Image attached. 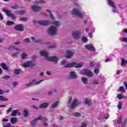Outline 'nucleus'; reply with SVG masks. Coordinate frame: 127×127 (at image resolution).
Returning <instances> with one entry per match:
<instances>
[{
    "label": "nucleus",
    "instance_id": "obj_1",
    "mask_svg": "<svg viewBox=\"0 0 127 127\" xmlns=\"http://www.w3.org/2000/svg\"><path fill=\"white\" fill-rule=\"evenodd\" d=\"M76 7L72 8L71 11V15H74V16H77V17H79V18H84L86 13L85 12H82L80 11L82 9V6L79 4H76Z\"/></svg>",
    "mask_w": 127,
    "mask_h": 127
},
{
    "label": "nucleus",
    "instance_id": "obj_2",
    "mask_svg": "<svg viewBox=\"0 0 127 127\" xmlns=\"http://www.w3.org/2000/svg\"><path fill=\"white\" fill-rule=\"evenodd\" d=\"M81 104V102L79 101L78 99L74 98L73 99V97L69 96L67 102V106L69 107L70 109H75L76 107H78Z\"/></svg>",
    "mask_w": 127,
    "mask_h": 127
},
{
    "label": "nucleus",
    "instance_id": "obj_3",
    "mask_svg": "<svg viewBox=\"0 0 127 127\" xmlns=\"http://www.w3.org/2000/svg\"><path fill=\"white\" fill-rule=\"evenodd\" d=\"M40 53L42 56H44L46 60H47V61H53V62L57 64V62L59 60V59L57 57H49L48 53L44 51H40Z\"/></svg>",
    "mask_w": 127,
    "mask_h": 127
},
{
    "label": "nucleus",
    "instance_id": "obj_4",
    "mask_svg": "<svg viewBox=\"0 0 127 127\" xmlns=\"http://www.w3.org/2000/svg\"><path fill=\"white\" fill-rule=\"evenodd\" d=\"M46 11L49 13V14L50 15V18H51L52 20L53 21H51V24H53V25H55V27H57V28H58L60 25H61V23L59 21L55 20V17L51 13V11L50 10L47 9L46 10Z\"/></svg>",
    "mask_w": 127,
    "mask_h": 127
},
{
    "label": "nucleus",
    "instance_id": "obj_5",
    "mask_svg": "<svg viewBox=\"0 0 127 127\" xmlns=\"http://www.w3.org/2000/svg\"><path fill=\"white\" fill-rule=\"evenodd\" d=\"M57 32H58V28L53 25L51 26L47 30L48 34H49L51 36L57 35Z\"/></svg>",
    "mask_w": 127,
    "mask_h": 127
},
{
    "label": "nucleus",
    "instance_id": "obj_6",
    "mask_svg": "<svg viewBox=\"0 0 127 127\" xmlns=\"http://www.w3.org/2000/svg\"><path fill=\"white\" fill-rule=\"evenodd\" d=\"M44 81V80L42 79L37 81L36 79H34L30 81L28 83L26 84L25 86H26V87H31L33 85L36 86L39 85V84H41Z\"/></svg>",
    "mask_w": 127,
    "mask_h": 127
},
{
    "label": "nucleus",
    "instance_id": "obj_7",
    "mask_svg": "<svg viewBox=\"0 0 127 127\" xmlns=\"http://www.w3.org/2000/svg\"><path fill=\"white\" fill-rule=\"evenodd\" d=\"M81 35H82V33L80 30H76L72 32V36L73 39L79 40V39L81 38Z\"/></svg>",
    "mask_w": 127,
    "mask_h": 127
},
{
    "label": "nucleus",
    "instance_id": "obj_8",
    "mask_svg": "<svg viewBox=\"0 0 127 127\" xmlns=\"http://www.w3.org/2000/svg\"><path fill=\"white\" fill-rule=\"evenodd\" d=\"M37 121H47V119L42 116H39L35 118L31 123V125L32 127H35L37 125Z\"/></svg>",
    "mask_w": 127,
    "mask_h": 127
},
{
    "label": "nucleus",
    "instance_id": "obj_9",
    "mask_svg": "<svg viewBox=\"0 0 127 127\" xmlns=\"http://www.w3.org/2000/svg\"><path fill=\"white\" fill-rule=\"evenodd\" d=\"M81 74H82V75H86V76L89 78H92L95 75L94 74V72H93L92 71L86 69H83L82 72H81Z\"/></svg>",
    "mask_w": 127,
    "mask_h": 127
},
{
    "label": "nucleus",
    "instance_id": "obj_10",
    "mask_svg": "<svg viewBox=\"0 0 127 127\" xmlns=\"http://www.w3.org/2000/svg\"><path fill=\"white\" fill-rule=\"evenodd\" d=\"M36 23L39 25H42V26H48L51 24V21L50 20H39L37 21Z\"/></svg>",
    "mask_w": 127,
    "mask_h": 127
},
{
    "label": "nucleus",
    "instance_id": "obj_11",
    "mask_svg": "<svg viewBox=\"0 0 127 127\" xmlns=\"http://www.w3.org/2000/svg\"><path fill=\"white\" fill-rule=\"evenodd\" d=\"M74 63H68L67 61L64 60L62 62H61V65L62 66H63L64 68H71L74 65Z\"/></svg>",
    "mask_w": 127,
    "mask_h": 127
},
{
    "label": "nucleus",
    "instance_id": "obj_12",
    "mask_svg": "<svg viewBox=\"0 0 127 127\" xmlns=\"http://www.w3.org/2000/svg\"><path fill=\"white\" fill-rule=\"evenodd\" d=\"M2 11L4 12H5L6 14L7 15V16H9V17H11L12 19H16V17L13 13H11L10 11L9 10H7L6 8H3L2 9Z\"/></svg>",
    "mask_w": 127,
    "mask_h": 127
},
{
    "label": "nucleus",
    "instance_id": "obj_13",
    "mask_svg": "<svg viewBox=\"0 0 127 127\" xmlns=\"http://www.w3.org/2000/svg\"><path fill=\"white\" fill-rule=\"evenodd\" d=\"M78 78V75L74 71H71L70 72L69 75L68 76V79L70 80L76 79Z\"/></svg>",
    "mask_w": 127,
    "mask_h": 127
},
{
    "label": "nucleus",
    "instance_id": "obj_14",
    "mask_svg": "<svg viewBox=\"0 0 127 127\" xmlns=\"http://www.w3.org/2000/svg\"><path fill=\"white\" fill-rule=\"evenodd\" d=\"M75 52L73 51L67 50L66 52V56L65 57L67 59H70V58H72L74 56V54Z\"/></svg>",
    "mask_w": 127,
    "mask_h": 127
},
{
    "label": "nucleus",
    "instance_id": "obj_15",
    "mask_svg": "<svg viewBox=\"0 0 127 127\" xmlns=\"http://www.w3.org/2000/svg\"><path fill=\"white\" fill-rule=\"evenodd\" d=\"M23 67L24 68H27V67H33L34 66H35V64H34L33 62L31 61L27 62L26 63H25L22 65Z\"/></svg>",
    "mask_w": 127,
    "mask_h": 127
},
{
    "label": "nucleus",
    "instance_id": "obj_16",
    "mask_svg": "<svg viewBox=\"0 0 127 127\" xmlns=\"http://www.w3.org/2000/svg\"><path fill=\"white\" fill-rule=\"evenodd\" d=\"M85 48L87 50H89L91 52H95L96 51V48L93 45L89 44L84 46Z\"/></svg>",
    "mask_w": 127,
    "mask_h": 127
},
{
    "label": "nucleus",
    "instance_id": "obj_17",
    "mask_svg": "<svg viewBox=\"0 0 127 127\" xmlns=\"http://www.w3.org/2000/svg\"><path fill=\"white\" fill-rule=\"evenodd\" d=\"M14 29L15 30H17V31H23L24 29H23V25L18 24L14 27Z\"/></svg>",
    "mask_w": 127,
    "mask_h": 127
},
{
    "label": "nucleus",
    "instance_id": "obj_18",
    "mask_svg": "<svg viewBox=\"0 0 127 127\" xmlns=\"http://www.w3.org/2000/svg\"><path fill=\"white\" fill-rule=\"evenodd\" d=\"M16 115H18V116H20V115H21V113L19 112V110H13L11 114V116L12 117H16L17 116Z\"/></svg>",
    "mask_w": 127,
    "mask_h": 127
},
{
    "label": "nucleus",
    "instance_id": "obj_19",
    "mask_svg": "<svg viewBox=\"0 0 127 127\" xmlns=\"http://www.w3.org/2000/svg\"><path fill=\"white\" fill-rule=\"evenodd\" d=\"M31 9L33 11H35V12H37V11H39L40 9H41V6H37V5H34L31 6Z\"/></svg>",
    "mask_w": 127,
    "mask_h": 127
},
{
    "label": "nucleus",
    "instance_id": "obj_20",
    "mask_svg": "<svg viewBox=\"0 0 127 127\" xmlns=\"http://www.w3.org/2000/svg\"><path fill=\"white\" fill-rule=\"evenodd\" d=\"M48 106H49V103L45 102V103H43L42 104H41V105H40V106H39V109H46V108H47V107H48Z\"/></svg>",
    "mask_w": 127,
    "mask_h": 127
},
{
    "label": "nucleus",
    "instance_id": "obj_21",
    "mask_svg": "<svg viewBox=\"0 0 127 127\" xmlns=\"http://www.w3.org/2000/svg\"><path fill=\"white\" fill-rule=\"evenodd\" d=\"M74 63L71 67H75V68H81L83 67V63H80L79 64H77V63Z\"/></svg>",
    "mask_w": 127,
    "mask_h": 127
},
{
    "label": "nucleus",
    "instance_id": "obj_22",
    "mask_svg": "<svg viewBox=\"0 0 127 127\" xmlns=\"http://www.w3.org/2000/svg\"><path fill=\"white\" fill-rule=\"evenodd\" d=\"M85 105H88V106H92L93 105V102L92 100H90L88 98H85Z\"/></svg>",
    "mask_w": 127,
    "mask_h": 127
},
{
    "label": "nucleus",
    "instance_id": "obj_23",
    "mask_svg": "<svg viewBox=\"0 0 127 127\" xmlns=\"http://www.w3.org/2000/svg\"><path fill=\"white\" fill-rule=\"evenodd\" d=\"M107 3L108 5H109V6H111V7H113L116 5L115 2L112 0H108Z\"/></svg>",
    "mask_w": 127,
    "mask_h": 127
},
{
    "label": "nucleus",
    "instance_id": "obj_24",
    "mask_svg": "<svg viewBox=\"0 0 127 127\" xmlns=\"http://www.w3.org/2000/svg\"><path fill=\"white\" fill-rule=\"evenodd\" d=\"M8 50H16V51H18V52H20V51H21V50H20V49L15 48L13 46H10L9 47Z\"/></svg>",
    "mask_w": 127,
    "mask_h": 127
},
{
    "label": "nucleus",
    "instance_id": "obj_25",
    "mask_svg": "<svg viewBox=\"0 0 127 127\" xmlns=\"http://www.w3.org/2000/svg\"><path fill=\"white\" fill-rule=\"evenodd\" d=\"M18 120V119L17 118L13 117L11 118L10 122L11 124H16V123H17Z\"/></svg>",
    "mask_w": 127,
    "mask_h": 127
},
{
    "label": "nucleus",
    "instance_id": "obj_26",
    "mask_svg": "<svg viewBox=\"0 0 127 127\" xmlns=\"http://www.w3.org/2000/svg\"><path fill=\"white\" fill-rule=\"evenodd\" d=\"M28 57V55H27V53L25 52H23L22 53L21 56V59H26L27 57Z\"/></svg>",
    "mask_w": 127,
    "mask_h": 127
},
{
    "label": "nucleus",
    "instance_id": "obj_27",
    "mask_svg": "<svg viewBox=\"0 0 127 127\" xmlns=\"http://www.w3.org/2000/svg\"><path fill=\"white\" fill-rule=\"evenodd\" d=\"M0 66H1L2 68L4 69V70H8V66L6 65V64L4 63H1L0 64Z\"/></svg>",
    "mask_w": 127,
    "mask_h": 127
},
{
    "label": "nucleus",
    "instance_id": "obj_28",
    "mask_svg": "<svg viewBox=\"0 0 127 127\" xmlns=\"http://www.w3.org/2000/svg\"><path fill=\"white\" fill-rule=\"evenodd\" d=\"M0 101H1L2 102H8V101H9V99L2 96H0Z\"/></svg>",
    "mask_w": 127,
    "mask_h": 127
},
{
    "label": "nucleus",
    "instance_id": "obj_29",
    "mask_svg": "<svg viewBox=\"0 0 127 127\" xmlns=\"http://www.w3.org/2000/svg\"><path fill=\"white\" fill-rule=\"evenodd\" d=\"M24 13H25V11L23 10L16 11V14H19V15H21L22 14H24Z\"/></svg>",
    "mask_w": 127,
    "mask_h": 127
},
{
    "label": "nucleus",
    "instance_id": "obj_30",
    "mask_svg": "<svg viewBox=\"0 0 127 127\" xmlns=\"http://www.w3.org/2000/svg\"><path fill=\"white\" fill-rule=\"evenodd\" d=\"M91 84L92 85H99L100 82H99V81L97 79H94L92 80Z\"/></svg>",
    "mask_w": 127,
    "mask_h": 127
},
{
    "label": "nucleus",
    "instance_id": "obj_31",
    "mask_svg": "<svg viewBox=\"0 0 127 127\" xmlns=\"http://www.w3.org/2000/svg\"><path fill=\"white\" fill-rule=\"evenodd\" d=\"M57 107H58V101H56L55 103H53L51 107V109H55V108H57Z\"/></svg>",
    "mask_w": 127,
    "mask_h": 127
},
{
    "label": "nucleus",
    "instance_id": "obj_32",
    "mask_svg": "<svg viewBox=\"0 0 127 127\" xmlns=\"http://www.w3.org/2000/svg\"><path fill=\"white\" fill-rule=\"evenodd\" d=\"M20 72H21V70H20V69H15L14 70V73L15 75H19V74H20Z\"/></svg>",
    "mask_w": 127,
    "mask_h": 127
},
{
    "label": "nucleus",
    "instance_id": "obj_33",
    "mask_svg": "<svg viewBox=\"0 0 127 127\" xmlns=\"http://www.w3.org/2000/svg\"><path fill=\"white\" fill-rule=\"evenodd\" d=\"M81 80L84 84H88V78L83 77L81 78Z\"/></svg>",
    "mask_w": 127,
    "mask_h": 127
},
{
    "label": "nucleus",
    "instance_id": "obj_34",
    "mask_svg": "<svg viewBox=\"0 0 127 127\" xmlns=\"http://www.w3.org/2000/svg\"><path fill=\"white\" fill-rule=\"evenodd\" d=\"M81 40L84 43H86V42H88V38L85 36H83L81 38Z\"/></svg>",
    "mask_w": 127,
    "mask_h": 127
},
{
    "label": "nucleus",
    "instance_id": "obj_35",
    "mask_svg": "<svg viewBox=\"0 0 127 127\" xmlns=\"http://www.w3.org/2000/svg\"><path fill=\"white\" fill-rule=\"evenodd\" d=\"M122 120H123V116H121L120 117H119V119L117 120V124H118L119 125H120L121 124H122Z\"/></svg>",
    "mask_w": 127,
    "mask_h": 127
},
{
    "label": "nucleus",
    "instance_id": "obj_36",
    "mask_svg": "<svg viewBox=\"0 0 127 127\" xmlns=\"http://www.w3.org/2000/svg\"><path fill=\"white\" fill-rule=\"evenodd\" d=\"M112 7L113 8L112 12L113 13H117V12H118V9L117 8V6L115 5Z\"/></svg>",
    "mask_w": 127,
    "mask_h": 127
},
{
    "label": "nucleus",
    "instance_id": "obj_37",
    "mask_svg": "<svg viewBox=\"0 0 127 127\" xmlns=\"http://www.w3.org/2000/svg\"><path fill=\"white\" fill-rule=\"evenodd\" d=\"M23 114H24V117L25 118H27V117H28V111H27V110H24L23 111Z\"/></svg>",
    "mask_w": 127,
    "mask_h": 127
},
{
    "label": "nucleus",
    "instance_id": "obj_38",
    "mask_svg": "<svg viewBox=\"0 0 127 127\" xmlns=\"http://www.w3.org/2000/svg\"><path fill=\"white\" fill-rule=\"evenodd\" d=\"M6 25H12L14 24V22L12 21H7L6 22Z\"/></svg>",
    "mask_w": 127,
    "mask_h": 127
},
{
    "label": "nucleus",
    "instance_id": "obj_39",
    "mask_svg": "<svg viewBox=\"0 0 127 127\" xmlns=\"http://www.w3.org/2000/svg\"><path fill=\"white\" fill-rule=\"evenodd\" d=\"M10 7L11 8H12V9H18V5L16 4H14V5H11Z\"/></svg>",
    "mask_w": 127,
    "mask_h": 127
},
{
    "label": "nucleus",
    "instance_id": "obj_40",
    "mask_svg": "<svg viewBox=\"0 0 127 127\" xmlns=\"http://www.w3.org/2000/svg\"><path fill=\"white\" fill-rule=\"evenodd\" d=\"M121 41L122 42H125V43H127V37H125L121 38Z\"/></svg>",
    "mask_w": 127,
    "mask_h": 127
},
{
    "label": "nucleus",
    "instance_id": "obj_41",
    "mask_svg": "<svg viewBox=\"0 0 127 127\" xmlns=\"http://www.w3.org/2000/svg\"><path fill=\"white\" fill-rule=\"evenodd\" d=\"M73 116L76 117V118H78L79 117H81V114L78 112H75L73 114Z\"/></svg>",
    "mask_w": 127,
    "mask_h": 127
},
{
    "label": "nucleus",
    "instance_id": "obj_42",
    "mask_svg": "<svg viewBox=\"0 0 127 127\" xmlns=\"http://www.w3.org/2000/svg\"><path fill=\"white\" fill-rule=\"evenodd\" d=\"M117 107L119 110H122V107H123V102H120Z\"/></svg>",
    "mask_w": 127,
    "mask_h": 127
},
{
    "label": "nucleus",
    "instance_id": "obj_43",
    "mask_svg": "<svg viewBox=\"0 0 127 127\" xmlns=\"http://www.w3.org/2000/svg\"><path fill=\"white\" fill-rule=\"evenodd\" d=\"M119 91L122 92V93H126V89H125V88L123 86L120 87Z\"/></svg>",
    "mask_w": 127,
    "mask_h": 127
},
{
    "label": "nucleus",
    "instance_id": "obj_44",
    "mask_svg": "<svg viewBox=\"0 0 127 127\" xmlns=\"http://www.w3.org/2000/svg\"><path fill=\"white\" fill-rule=\"evenodd\" d=\"M93 72H94V74L98 75V74H99V73H100V69H99V68H95Z\"/></svg>",
    "mask_w": 127,
    "mask_h": 127
},
{
    "label": "nucleus",
    "instance_id": "obj_45",
    "mask_svg": "<svg viewBox=\"0 0 127 127\" xmlns=\"http://www.w3.org/2000/svg\"><path fill=\"white\" fill-rule=\"evenodd\" d=\"M45 1L43 0H41L39 1H36V3H38V4H44L45 3Z\"/></svg>",
    "mask_w": 127,
    "mask_h": 127
},
{
    "label": "nucleus",
    "instance_id": "obj_46",
    "mask_svg": "<svg viewBox=\"0 0 127 127\" xmlns=\"http://www.w3.org/2000/svg\"><path fill=\"white\" fill-rule=\"evenodd\" d=\"M117 98H118L119 100H122V99H124V95L123 94H120L118 95L117 96Z\"/></svg>",
    "mask_w": 127,
    "mask_h": 127
},
{
    "label": "nucleus",
    "instance_id": "obj_47",
    "mask_svg": "<svg viewBox=\"0 0 127 127\" xmlns=\"http://www.w3.org/2000/svg\"><path fill=\"white\" fill-rule=\"evenodd\" d=\"M11 111H12V107H10L9 108H8L7 111H6V114H8V113H10V112H11Z\"/></svg>",
    "mask_w": 127,
    "mask_h": 127
},
{
    "label": "nucleus",
    "instance_id": "obj_48",
    "mask_svg": "<svg viewBox=\"0 0 127 127\" xmlns=\"http://www.w3.org/2000/svg\"><path fill=\"white\" fill-rule=\"evenodd\" d=\"M10 78V76L8 75H4L2 77V79H5V80H7V79H9Z\"/></svg>",
    "mask_w": 127,
    "mask_h": 127
},
{
    "label": "nucleus",
    "instance_id": "obj_49",
    "mask_svg": "<svg viewBox=\"0 0 127 127\" xmlns=\"http://www.w3.org/2000/svg\"><path fill=\"white\" fill-rule=\"evenodd\" d=\"M18 56V53H15L14 54H12L11 55V56H12V57H17Z\"/></svg>",
    "mask_w": 127,
    "mask_h": 127
},
{
    "label": "nucleus",
    "instance_id": "obj_50",
    "mask_svg": "<svg viewBox=\"0 0 127 127\" xmlns=\"http://www.w3.org/2000/svg\"><path fill=\"white\" fill-rule=\"evenodd\" d=\"M24 41L27 43H29L30 42V39H29L28 38H27L24 39Z\"/></svg>",
    "mask_w": 127,
    "mask_h": 127
},
{
    "label": "nucleus",
    "instance_id": "obj_51",
    "mask_svg": "<svg viewBox=\"0 0 127 127\" xmlns=\"http://www.w3.org/2000/svg\"><path fill=\"white\" fill-rule=\"evenodd\" d=\"M90 67H94L95 66V64L94 62H91L89 64Z\"/></svg>",
    "mask_w": 127,
    "mask_h": 127
},
{
    "label": "nucleus",
    "instance_id": "obj_52",
    "mask_svg": "<svg viewBox=\"0 0 127 127\" xmlns=\"http://www.w3.org/2000/svg\"><path fill=\"white\" fill-rule=\"evenodd\" d=\"M20 19L22 20V21H26L27 19V18L26 17H21L20 18Z\"/></svg>",
    "mask_w": 127,
    "mask_h": 127
},
{
    "label": "nucleus",
    "instance_id": "obj_53",
    "mask_svg": "<svg viewBox=\"0 0 127 127\" xmlns=\"http://www.w3.org/2000/svg\"><path fill=\"white\" fill-rule=\"evenodd\" d=\"M109 118H110V115L109 114H107L106 116H104L105 120H108V119H109Z\"/></svg>",
    "mask_w": 127,
    "mask_h": 127
},
{
    "label": "nucleus",
    "instance_id": "obj_54",
    "mask_svg": "<svg viewBox=\"0 0 127 127\" xmlns=\"http://www.w3.org/2000/svg\"><path fill=\"white\" fill-rule=\"evenodd\" d=\"M88 36L90 37V38H93V34H92L91 32H89L88 33Z\"/></svg>",
    "mask_w": 127,
    "mask_h": 127
},
{
    "label": "nucleus",
    "instance_id": "obj_55",
    "mask_svg": "<svg viewBox=\"0 0 127 127\" xmlns=\"http://www.w3.org/2000/svg\"><path fill=\"white\" fill-rule=\"evenodd\" d=\"M50 49H54V48H56V46L55 45H52L49 47Z\"/></svg>",
    "mask_w": 127,
    "mask_h": 127
},
{
    "label": "nucleus",
    "instance_id": "obj_56",
    "mask_svg": "<svg viewBox=\"0 0 127 127\" xmlns=\"http://www.w3.org/2000/svg\"><path fill=\"white\" fill-rule=\"evenodd\" d=\"M46 74L47 75H48V76H51V75H52V73L50 71H47Z\"/></svg>",
    "mask_w": 127,
    "mask_h": 127
},
{
    "label": "nucleus",
    "instance_id": "obj_57",
    "mask_svg": "<svg viewBox=\"0 0 127 127\" xmlns=\"http://www.w3.org/2000/svg\"><path fill=\"white\" fill-rule=\"evenodd\" d=\"M34 42L35 43H40V42H41V40H35Z\"/></svg>",
    "mask_w": 127,
    "mask_h": 127
},
{
    "label": "nucleus",
    "instance_id": "obj_58",
    "mask_svg": "<svg viewBox=\"0 0 127 127\" xmlns=\"http://www.w3.org/2000/svg\"><path fill=\"white\" fill-rule=\"evenodd\" d=\"M13 44L14 45H19V44H20V42H15Z\"/></svg>",
    "mask_w": 127,
    "mask_h": 127
},
{
    "label": "nucleus",
    "instance_id": "obj_59",
    "mask_svg": "<svg viewBox=\"0 0 127 127\" xmlns=\"http://www.w3.org/2000/svg\"><path fill=\"white\" fill-rule=\"evenodd\" d=\"M13 86L14 87H15V86H17V82H16V81H14V82H13Z\"/></svg>",
    "mask_w": 127,
    "mask_h": 127
},
{
    "label": "nucleus",
    "instance_id": "obj_60",
    "mask_svg": "<svg viewBox=\"0 0 127 127\" xmlns=\"http://www.w3.org/2000/svg\"><path fill=\"white\" fill-rule=\"evenodd\" d=\"M0 19L1 20H2V19H3V16H2V14H1V12H0Z\"/></svg>",
    "mask_w": 127,
    "mask_h": 127
},
{
    "label": "nucleus",
    "instance_id": "obj_61",
    "mask_svg": "<svg viewBox=\"0 0 127 127\" xmlns=\"http://www.w3.org/2000/svg\"><path fill=\"white\" fill-rule=\"evenodd\" d=\"M81 127H87V124L86 123H82Z\"/></svg>",
    "mask_w": 127,
    "mask_h": 127
},
{
    "label": "nucleus",
    "instance_id": "obj_62",
    "mask_svg": "<svg viewBox=\"0 0 127 127\" xmlns=\"http://www.w3.org/2000/svg\"><path fill=\"white\" fill-rule=\"evenodd\" d=\"M39 76H40V77H43V76H44V72H41L39 73Z\"/></svg>",
    "mask_w": 127,
    "mask_h": 127
},
{
    "label": "nucleus",
    "instance_id": "obj_63",
    "mask_svg": "<svg viewBox=\"0 0 127 127\" xmlns=\"http://www.w3.org/2000/svg\"><path fill=\"white\" fill-rule=\"evenodd\" d=\"M121 72H122V70H117V72H116V74L117 75H119V74H121Z\"/></svg>",
    "mask_w": 127,
    "mask_h": 127
},
{
    "label": "nucleus",
    "instance_id": "obj_64",
    "mask_svg": "<svg viewBox=\"0 0 127 127\" xmlns=\"http://www.w3.org/2000/svg\"><path fill=\"white\" fill-rule=\"evenodd\" d=\"M123 31L124 33H127V29H124L123 30Z\"/></svg>",
    "mask_w": 127,
    "mask_h": 127
}]
</instances>
